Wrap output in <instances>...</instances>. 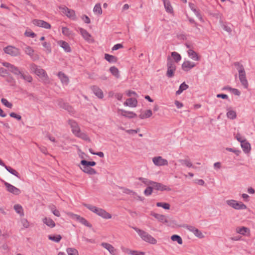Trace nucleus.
Masks as SVG:
<instances>
[{"mask_svg":"<svg viewBox=\"0 0 255 255\" xmlns=\"http://www.w3.org/2000/svg\"><path fill=\"white\" fill-rule=\"evenodd\" d=\"M2 65L7 68L10 72L14 75L17 79H22L25 81L31 83L32 81V77L26 71H23L18 67L6 62H3Z\"/></svg>","mask_w":255,"mask_h":255,"instance_id":"obj_1","label":"nucleus"},{"mask_svg":"<svg viewBox=\"0 0 255 255\" xmlns=\"http://www.w3.org/2000/svg\"><path fill=\"white\" fill-rule=\"evenodd\" d=\"M138 180L141 181L142 183H143L146 185H152L153 189H155L157 191H169L171 190V188L167 187V186L164 185L160 183H158V182H156L155 181H153L148 180L147 178H143V177H139Z\"/></svg>","mask_w":255,"mask_h":255,"instance_id":"obj_2","label":"nucleus"},{"mask_svg":"<svg viewBox=\"0 0 255 255\" xmlns=\"http://www.w3.org/2000/svg\"><path fill=\"white\" fill-rule=\"evenodd\" d=\"M234 65L238 71L239 78L242 85L244 88L247 89L249 86V84L246 78V72L243 65L239 62H235Z\"/></svg>","mask_w":255,"mask_h":255,"instance_id":"obj_3","label":"nucleus"},{"mask_svg":"<svg viewBox=\"0 0 255 255\" xmlns=\"http://www.w3.org/2000/svg\"><path fill=\"white\" fill-rule=\"evenodd\" d=\"M83 205L91 211L96 213L104 219H109L112 218L111 215L103 209L98 208L96 206L86 203H84Z\"/></svg>","mask_w":255,"mask_h":255,"instance_id":"obj_4","label":"nucleus"},{"mask_svg":"<svg viewBox=\"0 0 255 255\" xmlns=\"http://www.w3.org/2000/svg\"><path fill=\"white\" fill-rule=\"evenodd\" d=\"M132 228L137 233L140 238L145 242L153 245L156 244V240L147 232L136 227H133Z\"/></svg>","mask_w":255,"mask_h":255,"instance_id":"obj_5","label":"nucleus"},{"mask_svg":"<svg viewBox=\"0 0 255 255\" xmlns=\"http://www.w3.org/2000/svg\"><path fill=\"white\" fill-rule=\"evenodd\" d=\"M30 70L36 75L42 79L44 81L46 82L48 81V76L45 70L40 68L35 64H32L30 65Z\"/></svg>","mask_w":255,"mask_h":255,"instance_id":"obj_6","label":"nucleus"},{"mask_svg":"<svg viewBox=\"0 0 255 255\" xmlns=\"http://www.w3.org/2000/svg\"><path fill=\"white\" fill-rule=\"evenodd\" d=\"M167 71L166 72V76L168 78L173 77L176 70V65L175 62L172 60L169 56L167 58Z\"/></svg>","mask_w":255,"mask_h":255,"instance_id":"obj_7","label":"nucleus"},{"mask_svg":"<svg viewBox=\"0 0 255 255\" xmlns=\"http://www.w3.org/2000/svg\"><path fill=\"white\" fill-rule=\"evenodd\" d=\"M227 204L236 210H244L247 208V206L241 202H238L235 200H228Z\"/></svg>","mask_w":255,"mask_h":255,"instance_id":"obj_8","label":"nucleus"},{"mask_svg":"<svg viewBox=\"0 0 255 255\" xmlns=\"http://www.w3.org/2000/svg\"><path fill=\"white\" fill-rule=\"evenodd\" d=\"M183 227L185 229L193 233L194 235L198 238L202 239L204 238V235L203 234L201 231H200L195 227L188 225H185Z\"/></svg>","mask_w":255,"mask_h":255,"instance_id":"obj_9","label":"nucleus"},{"mask_svg":"<svg viewBox=\"0 0 255 255\" xmlns=\"http://www.w3.org/2000/svg\"><path fill=\"white\" fill-rule=\"evenodd\" d=\"M4 51L6 54L12 56H16L20 54L19 49L12 46H7L4 49Z\"/></svg>","mask_w":255,"mask_h":255,"instance_id":"obj_10","label":"nucleus"},{"mask_svg":"<svg viewBox=\"0 0 255 255\" xmlns=\"http://www.w3.org/2000/svg\"><path fill=\"white\" fill-rule=\"evenodd\" d=\"M152 161L155 165L158 166L167 165L168 164V161L160 156L153 157Z\"/></svg>","mask_w":255,"mask_h":255,"instance_id":"obj_11","label":"nucleus"},{"mask_svg":"<svg viewBox=\"0 0 255 255\" xmlns=\"http://www.w3.org/2000/svg\"><path fill=\"white\" fill-rule=\"evenodd\" d=\"M5 186L7 190L14 195H19L20 193V190L17 188L14 187L11 184L4 181H2Z\"/></svg>","mask_w":255,"mask_h":255,"instance_id":"obj_12","label":"nucleus"},{"mask_svg":"<svg viewBox=\"0 0 255 255\" xmlns=\"http://www.w3.org/2000/svg\"><path fill=\"white\" fill-rule=\"evenodd\" d=\"M32 23L36 26L44 28L45 29H50L51 25L42 20L35 19L32 20Z\"/></svg>","mask_w":255,"mask_h":255,"instance_id":"obj_13","label":"nucleus"},{"mask_svg":"<svg viewBox=\"0 0 255 255\" xmlns=\"http://www.w3.org/2000/svg\"><path fill=\"white\" fill-rule=\"evenodd\" d=\"M61 12L65 14L67 17L74 19L75 18V11L68 8L66 6L59 7Z\"/></svg>","mask_w":255,"mask_h":255,"instance_id":"obj_14","label":"nucleus"},{"mask_svg":"<svg viewBox=\"0 0 255 255\" xmlns=\"http://www.w3.org/2000/svg\"><path fill=\"white\" fill-rule=\"evenodd\" d=\"M68 124L70 125L73 133L76 135L80 131V128L76 121L73 120H69Z\"/></svg>","mask_w":255,"mask_h":255,"instance_id":"obj_15","label":"nucleus"},{"mask_svg":"<svg viewBox=\"0 0 255 255\" xmlns=\"http://www.w3.org/2000/svg\"><path fill=\"white\" fill-rule=\"evenodd\" d=\"M72 218L74 219H75L76 221L79 222L82 224L85 225L89 228L92 227V225L89 223L85 218L78 215L77 214H72Z\"/></svg>","mask_w":255,"mask_h":255,"instance_id":"obj_16","label":"nucleus"},{"mask_svg":"<svg viewBox=\"0 0 255 255\" xmlns=\"http://www.w3.org/2000/svg\"><path fill=\"white\" fill-rule=\"evenodd\" d=\"M150 215L156 218L159 222L162 223H167L168 220L165 216L151 212Z\"/></svg>","mask_w":255,"mask_h":255,"instance_id":"obj_17","label":"nucleus"},{"mask_svg":"<svg viewBox=\"0 0 255 255\" xmlns=\"http://www.w3.org/2000/svg\"><path fill=\"white\" fill-rule=\"evenodd\" d=\"M91 89L94 94L99 98L102 99L104 97L103 92L102 90L97 86H93L91 87Z\"/></svg>","mask_w":255,"mask_h":255,"instance_id":"obj_18","label":"nucleus"},{"mask_svg":"<svg viewBox=\"0 0 255 255\" xmlns=\"http://www.w3.org/2000/svg\"><path fill=\"white\" fill-rule=\"evenodd\" d=\"M195 64L190 61H186L183 62L182 65V68L184 71H187L195 66Z\"/></svg>","mask_w":255,"mask_h":255,"instance_id":"obj_19","label":"nucleus"},{"mask_svg":"<svg viewBox=\"0 0 255 255\" xmlns=\"http://www.w3.org/2000/svg\"><path fill=\"white\" fill-rule=\"evenodd\" d=\"M80 169L85 173H87L89 175H94L97 173L96 170L91 168V167H89L87 166H80Z\"/></svg>","mask_w":255,"mask_h":255,"instance_id":"obj_20","label":"nucleus"},{"mask_svg":"<svg viewBox=\"0 0 255 255\" xmlns=\"http://www.w3.org/2000/svg\"><path fill=\"white\" fill-rule=\"evenodd\" d=\"M124 105L130 107H136L137 104V101L135 98H129L124 103Z\"/></svg>","mask_w":255,"mask_h":255,"instance_id":"obj_21","label":"nucleus"},{"mask_svg":"<svg viewBox=\"0 0 255 255\" xmlns=\"http://www.w3.org/2000/svg\"><path fill=\"white\" fill-rule=\"evenodd\" d=\"M241 144L242 148L243 149V151L245 153H249L250 151L251 145L247 141L246 139H245L244 140H242Z\"/></svg>","mask_w":255,"mask_h":255,"instance_id":"obj_22","label":"nucleus"},{"mask_svg":"<svg viewBox=\"0 0 255 255\" xmlns=\"http://www.w3.org/2000/svg\"><path fill=\"white\" fill-rule=\"evenodd\" d=\"M121 112V115L125 117L128 118H133L136 117V114L132 112L127 111L125 110H120Z\"/></svg>","mask_w":255,"mask_h":255,"instance_id":"obj_23","label":"nucleus"},{"mask_svg":"<svg viewBox=\"0 0 255 255\" xmlns=\"http://www.w3.org/2000/svg\"><path fill=\"white\" fill-rule=\"evenodd\" d=\"M58 44L65 52H70L71 51L69 44L66 41L60 40L58 42Z\"/></svg>","mask_w":255,"mask_h":255,"instance_id":"obj_24","label":"nucleus"},{"mask_svg":"<svg viewBox=\"0 0 255 255\" xmlns=\"http://www.w3.org/2000/svg\"><path fill=\"white\" fill-rule=\"evenodd\" d=\"M188 56L194 61H199L200 60V56L198 54L192 49H189L188 51Z\"/></svg>","mask_w":255,"mask_h":255,"instance_id":"obj_25","label":"nucleus"},{"mask_svg":"<svg viewBox=\"0 0 255 255\" xmlns=\"http://www.w3.org/2000/svg\"><path fill=\"white\" fill-rule=\"evenodd\" d=\"M58 76L63 84H64L66 85H67L68 84V83H69L68 77L63 72H59L58 73Z\"/></svg>","mask_w":255,"mask_h":255,"instance_id":"obj_26","label":"nucleus"},{"mask_svg":"<svg viewBox=\"0 0 255 255\" xmlns=\"http://www.w3.org/2000/svg\"><path fill=\"white\" fill-rule=\"evenodd\" d=\"M166 12L172 13L173 12V8L169 0H162Z\"/></svg>","mask_w":255,"mask_h":255,"instance_id":"obj_27","label":"nucleus"},{"mask_svg":"<svg viewBox=\"0 0 255 255\" xmlns=\"http://www.w3.org/2000/svg\"><path fill=\"white\" fill-rule=\"evenodd\" d=\"M189 7L194 12V13L196 14L197 17L199 18L200 20H202V18L201 15L199 12V10L197 9L195 7V5L194 4L192 3H189Z\"/></svg>","mask_w":255,"mask_h":255,"instance_id":"obj_28","label":"nucleus"},{"mask_svg":"<svg viewBox=\"0 0 255 255\" xmlns=\"http://www.w3.org/2000/svg\"><path fill=\"white\" fill-rule=\"evenodd\" d=\"M105 59L110 63H116L118 60V58L115 56L110 55L109 54H105Z\"/></svg>","mask_w":255,"mask_h":255,"instance_id":"obj_29","label":"nucleus"},{"mask_svg":"<svg viewBox=\"0 0 255 255\" xmlns=\"http://www.w3.org/2000/svg\"><path fill=\"white\" fill-rule=\"evenodd\" d=\"M43 222L47 226L50 228H53L55 226L54 222L50 218L45 217L43 219Z\"/></svg>","mask_w":255,"mask_h":255,"instance_id":"obj_30","label":"nucleus"},{"mask_svg":"<svg viewBox=\"0 0 255 255\" xmlns=\"http://www.w3.org/2000/svg\"><path fill=\"white\" fill-rule=\"evenodd\" d=\"M101 246L106 249L111 254L114 253L115 250L114 247L111 244L107 243H102Z\"/></svg>","mask_w":255,"mask_h":255,"instance_id":"obj_31","label":"nucleus"},{"mask_svg":"<svg viewBox=\"0 0 255 255\" xmlns=\"http://www.w3.org/2000/svg\"><path fill=\"white\" fill-rule=\"evenodd\" d=\"M152 115V112L150 110H147L143 113H141L139 115V117L141 119H144L150 117Z\"/></svg>","mask_w":255,"mask_h":255,"instance_id":"obj_32","label":"nucleus"},{"mask_svg":"<svg viewBox=\"0 0 255 255\" xmlns=\"http://www.w3.org/2000/svg\"><path fill=\"white\" fill-rule=\"evenodd\" d=\"M189 86L188 85H187L185 82L182 83L179 86V88L178 90L176 91V95H180L181 94L183 91L187 89L188 88Z\"/></svg>","mask_w":255,"mask_h":255,"instance_id":"obj_33","label":"nucleus"},{"mask_svg":"<svg viewBox=\"0 0 255 255\" xmlns=\"http://www.w3.org/2000/svg\"><path fill=\"white\" fill-rule=\"evenodd\" d=\"M79 31L83 38L88 40L91 37V35L87 32V31L82 28H79Z\"/></svg>","mask_w":255,"mask_h":255,"instance_id":"obj_34","label":"nucleus"},{"mask_svg":"<svg viewBox=\"0 0 255 255\" xmlns=\"http://www.w3.org/2000/svg\"><path fill=\"white\" fill-rule=\"evenodd\" d=\"M25 53L29 55L31 58H33L34 56V50L29 46H26L25 48H23Z\"/></svg>","mask_w":255,"mask_h":255,"instance_id":"obj_35","label":"nucleus"},{"mask_svg":"<svg viewBox=\"0 0 255 255\" xmlns=\"http://www.w3.org/2000/svg\"><path fill=\"white\" fill-rule=\"evenodd\" d=\"M237 232L240 234L243 235H246V233H249L250 230L249 228L245 227H242L241 228H239L237 229Z\"/></svg>","mask_w":255,"mask_h":255,"instance_id":"obj_36","label":"nucleus"},{"mask_svg":"<svg viewBox=\"0 0 255 255\" xmlns=\"http://www.w3.org/2000/svg\"><path fill=\"white\" fill-rule=\"evenodd\" d=\"M62 237L60 235H49L48 239L54 242L58 243L61 240Z\"/></svg>","mask_w":255,"mask_h":255,"instance_id":"obj_37","label":"nucleus"},{"mask_svg":"<svg viewBox=\"0 0 255 255\" xmlns=\"http://www.w3.org/2000/svg\"><path fill=\"white\" fill-rule=\"evenodd\" d=\"M82 166H87L89 167L94 166L96 165V163L95 161H88L86 160H82L80 162Z\"/></svg>","mask_w":255,"mask_h":255,"instance_id":"obj_38","label":"nucleus"},{"mask_svg":"<svg viewBox=\"0 0 255 255\" xmlns=\"http://www.w3.org/2000/svg\"><path fill=\"white\" fill-rule=\"evenodd\" d=\"M110 71L111 73L112 74V75H113L116 78H119V71L117 67H116L115 66H112L110 68Z\"/></svg>","mask_w":255,"mask_h":255,"instance_id":"obj_39","label":"nucleus"},{"mask_svg":"<svg viewBox=\"0 0 255 255\" xmlns=\"http://www.w3.org/2000/svg\"><path fill=\"white\" fill-rule=\"evenodd\" d=\"M75 136L86 141H89L90 140V138L88 137L87 134L85 132H81V130Z\"/></svg>","mask_w":255,"mask_h":255,"instance_id":"obj_40","label":"nucleus"},{"mask_svg":"<svg viewBox=\"0 0 255 255\" xmlns=\"http://www.w3.org/2000/svg\"><path fill=\"white\" fill-rule=\"evenodd\" d=\"M4 168L6 169V170L10 173L11 174L14 175L18 178H20L19 173L14 169L12 168L10 166H8L6 165Z\"/></svg>","mask_w":255,"mask_h":255,"instance_id":"obj_41","label":"nucleus"},{"mask_svg":"<svg viewBox=\"0 0 255 255\" xmlns=\"http://www.w3.org/2000/svg\"><path fill=\"white\" fill-rule=\"evenodd\" d=\"M171 239L173 242H177L179 245H182L183 243L182 239L179 235H173L171 236Z\"/></svg>","mask_w":255,"mask_h":255,"instance_id":"obj_42","label":"nucleus"},{"mask_svg":"<svg viewBox=\"0 0 255 255\" xmlns=\"http://www.w3.org/2000/svg\"><path fill=\"white\" fill-rule=\"evenodd\" d=\"M228 111L227 113V116L228 118L234 120L236 118L237 115L235 111L233 110H229V109L227 110Z\"/></svg>","mask_w":255,"mask_h":255,"instance_id":"obj_43","label":"nucleus"},{"mask_svg":"<svg viewBox=\"0 0 255 255\" xmlns=\"http://www.w3.org/2000/svg\"><path fill=\"white\" fill-rule=\"evenodd\" d=\"M49 209H50L52 213L57 217H60V214L59 211L56 209V207L53 205H51L49 206Z\"/></svg>","mask_w":255,"mask_h":255,"instance_id":"obj_44","label":"nucleus"},{"mask_svg":"<svg viewBox=\"0 0 255 255\" xmlns=\"http://www.w3.org/2000/svg\"><path fill=\"white\" fill-rule=\"evenodd\" d=\"M14 209L15 212L20 214V216H23V209L21 205L16 204L14 206Z\"/></svg>","mask_w":255,"mask_h":255,"instance_id":"obj_45","label":"nucleus"},{"mask_svg":"<svg viewBox=\"0 0 255 255\" xmlns=\"http://www.w3.org/2000/svg\"><path fill=\"white\" fill-rule=\"evenodd\" d=\"M93 11L95 13L101 14L102 13V10L101 4L100 3H97L94 7Z\"/></svg>","mask_w":255,"mask_h":255,"instance_id":"obj_46","label":"nucleus"},{"mask_svg":"<svg viewBox=\"0 0 255 255\" xmlns=\"http://www.w3.org/2000/svg\"><path fill=\"white\" fill-rule=\"evenodd\" d=\"M171 56L176 62H178L181 59V55L176 52H172Z\"/></svg>","mask_w":255,"mask_h":255,"instance_id":"obj_47","label":"nucleus"},{"mask_svg":"<svg viewBox=\"0 0 255 255\" xmlns=\"http://www.w3.org/2000/svg\"><path fill=\"white\" fill-rule=\"evenodd\" d=\"M148 187L144 191V194L145 196H148L150 195L153 191V188L152 185H147Z\"/></svg>","mask_w":255,"mask_h":255,"instance_id":"obj_48","label":"nucleus"},{"mask_svg":"<svg viewBox=\"0 0 255 255\" xmlns=\"http://www.w3.org/2000/svg\"><path fill=\"white\" fill-rule=\"evenodd\" d=\"M67 253L68 255H78V251L74 248H67Z\"/></svg>","mask_w":255,"mask_h":255,"instance_id":"obj_49","label":"nucleus"},{"mask_svg":"<svg viewBox=\"0 0 255 255\" xmlns=\"http://www.w3.org/2000/svg\"><path fill=\"white\" fill-rule=\"evenodd\" d=\"M179 162L182 165H184L188 167H191L193 166L192 163L190 162V160L188 159H181L179 160Z\"/></svg>","mask_w":255,"mask_h":255,"instance_id":"obj_50","label":"nucleus"},{"mask_svg":"<svg viewBox=\"0 0 255 255\" xmlns=\"http://www.w3.org/2000/svg\"><path fill=\"white\" fill-rule=\"evenodd\" d=\"M157 207H162L164 209L169 210L170 209V205L167 203L164 202H157L156 203Z\"/></svg>","mask_w":255,"mask_h":255,"instance_id":"obj_51","label":"nucleus"},{"mask_svg":"<svg viewBox=\"0 0 255 255\" xmlns=\"http://www.w3.org/2000/svg\"><path fill=\"white\" fill-rule=\"evenodd\" d=\"M1 102L5 106L8 108H11L12 107V104L8 102L6 99L2 98L1 99Z\"/></svg>","mask_w":255,"mask_h":255,"instance_id":"obj_52","label":"nucleus"},{"mask_svg":"<svg viewBox=\"0 0 255 255\" xmlns=\"http://www.w3.org/2000/svg\"><path fill=\"white\" fill-rule=\"evenodd\" d=\"M62 33L66 36L70 35L71 34V31L67 27H63L62 28Z\"/></svg>","mask_w":255,"mask_h":255,"instance_id":"obj_53","label":"nucleus"},{"mask_svg":"<svg viewBox=\"0 0 255 255\" xmlns=\"http://www.w3.org/2000/svg\"><path fill=\"white\" fill-rule=\"evenodd\" d=\"M42 45L44 48L46 49L48 53H50L51 52V45L49 43L44 42L42 43Z\"/></svg>","mask_w":255,"mask_h":255,"instance_id":"obj_54","label":"nucleus"},{"mask_svg":"<svg viewBox=\"0 0 255 255\" xmlns=\"http://www.w3.org/2000/svg\"><path fill=\"white\" fill-rule=\"evenodd\" d=\"M24 35L27 37H34L36 36V34L32 31H29V30H26Z\"/></svg>","mask_w":255,"mask_h":255,"instance_id":"obj_55","label":"nucleus"},{"mask_svg":"<svg viewBox=\"0 0 255 255\" xmlns=\"http://www.w3.org/2000/svg\"><path fill=\"white\" fill-rule=\"evenodd\" d=\"M8 71L9 72L8 69L6 70L3 68H0V75L2 77L5 76L6 74H8Z\"/></svg>","mask_w":255,"mask_h":255,"instance_id":"obj_56","label":"nucleus"},{"mask_svg":"<svg viewBox=\"0 0 255 255\" xmlns=\"http://www.w3.org/2000/svg\"><path fill=\"white\" fill-rule=\"evenodd\" d=\"M9 116L11 117L15 118V119H17V120H18V121H19V120H20L21 119V117L20 115H17L16 113H13L12 112V113H10Z\"/></svg>","mask_w":255,"mask_h":255,"instance_id":"obj_57","label":"nucleus"},{"mask_svg":"<svg viewBox=\"0 0 255 255\" xmlns=\"http://www.w3.org/2000/svg\"><path fill=\"white\" fill-rule=\"evenodd\" d=\"M21 223L24 228H27L29 227V223L26 219H22L21 220Z\"/></svg>","mask_w":255,"mask_h":255,"instance_id":"obj_58","label":"nucleus"},{"mask_svg":"<svg viewBox=\"0 0 255 255\" xmlns=\"http://www.w3.org/2000/svg\"><path fill=\"white\" fill-rule=\"evenodd\" d=\"M82 20L86 23H90V19L89 18V17L86 15H83L82 16Z\"/></svg>","mask_w":255,"mask_h":255,"instance_id":"obj_59","label":"nucleus"},{"mask_svg":"<svg viewBox=\"0 0 255 255\" xmlns=\"http://www.w3.org/2000/svg\"><path fill=\"white\" fill-rule=\"evenodd\" d=\"M231 92L237 96H240L241 95V92L237 89L232 88Z\"/></svg>","mask_w":255,"mask_h":255,"instance_id":"obj_60","label":"nucleus"},{"mask_svg":"<svg viewBox=\"0 0 255 255\" xmlns=\"http://www.w3.org/2000/svg\"><path fill=\"white\" fill-rule=\"evenodd\" d=\"M123 45L122 44H120V43L117 44L113 47L112 50H118L119 49H120L121 48H123Z\"/></svg>","mask_w":255,"mask_h":255,"instance_id":"obj_61","label":"nucleus"},{"mask_svg":"<svg viewBox=\"0 0 255 255\" xmlns=\"http://www.w3.org/2000/svg\"><path fill=\"white\" fill-rule=\"evenodd\" d=\"M217 97L222 98L223 99H228V96L224 94H219L217 95Z\"/></svg>","mask_w":255,"mask_h":255,"instance_id":"obj_62","label":"nucleus"},{"mask_svg":"<svg viewBox=\"0 0 255 255\" xmlns=\"http://www.w3.org/2000/svg\"><path fill=\"white\" fill-rule=\"evenodd\" d=\"M123 192L127 194H132V195L135 194V193L133 191L130 190L128 189H127V188H125L124 189Z\"/></svg>","mask_w":255,"mask_h":255,"instance_id":"obj_63","label":"nucleus"},{"mask_svg":"<svg viewBox=\"0 0 255 255\" xmlns=\"http://www.w3.org/2000/svg\"><path fill=\"white\" fill-rule=\"evenodd\" d=\"M145 253L142 252H137L136 251H133L131 253V255H144Z\"/></svg>","mask_w":255,"mask_h":255,"instance_id":"obj_64","label":"nucleus"}]
</instances>
